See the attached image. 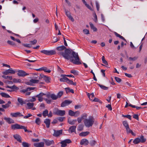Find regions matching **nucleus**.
<instances>
[{"label":"nucleus","instance_id":"obj_1","mask_svg":"<svg viewBox=\"0 0 147 147\" xmlns=\"http://www.w3.org/2000/svg\"><path fill=\"white\" fill-rule=\"evenodd\" d=\"M60 55H62L65 59L69 60L70 61L73 63L76 64L80 65L81 64L79 61L80 58L78 54L74 51L71 52V51L68 49H65V52H59Z\"/></svg>","mask_w":147,"mask_h":147},{"label":"nucleus","instance_id":"obj_2","mask_svg":"<svg viewBox=\"0 0 147 147\" xmlns=\"http://www.w3.org/2000/svg\"><path fill=\"white\" fill-rule=\"evenodd\" d=\"M94 122V119L91 116H89L88 119H85L84 121L85 126L88 127L92 126Z\"/></svg>","mask_w":147,"mask_h":147},{"label":"nucleus","instance_id":"obj_3","mask_svg":"<svg viewBox=\"0 0 147 147\" xmlns=\"http://www.w3.org/2000/svg\"><path fill=\"white\" fill-rule=\"evenodd\" d=\"M53 113L57 115L63 116L65 114V112L64 110H59L57 108H55L53 111Z\"/></svg>","mask_w":147,"mask_h":147},{"label":"nucleus","instance_id":"obj_4","mask_svg":"<svg viewBox=\"0 0 147 147\" xmlns=\"http://www.w3.org/2000/svg\"><path fill=\"white\" fill-rule=\"evenodd\" d=\"M40 52L47 55H53L56 53V52L55 51L52 50L48 51L46 50H41L40 51Z\"/></svg>","mask_w":147,"mask_h":147},{"label":"nucleus","instance_id":"obj_5","mask_svg":"<svg viewBox=\"0 0 147 147\" xmlns=\"http://www.w3.org/2000/svg\"><path fill=\"white\" fill-rule=\"evenodd\" d=\"M71 142V141L69 139H67L61 142V147H65L67 145V144H69Z\"/></svg>","mask_w":147,"mask_h":147},{"label":"nucleus","instance_id":"obj_6","mask_svg":"<svg viewBox=\"0 0 147 147\" xmlns=\"http://www.w3.org/2000/svg\"><path fill=\"white\" fill-rule=\"evenodd\" d=\"M16 71L13 70L11 68H10L9 69L6 70L5 71H3L2 74L5 75H7L9 74H14Z\"/></svg>","mask_w":147,"mask_h":147},{"label":"nucleus","instance_id":"obj_7","mask_svg":"<svg viewBox=\"0 0 147 147\" xmlns=\"http://www.w3.org/2000/svg\"><path fill=\"white\" fill-rule=\"evenodd\" d=\"M39 81V80H38L31 79L29 82H27L26 84L27 85L33 86V84L38 83Z\"/></svg>","mask_w":147,"mask_h":147},{"label":"nucleus","instance_id":"obj_8","mask_svg":"<svg viewBox=\"0 0 147 147\" xmlns=\"http://www.w3.org/2000/svg\"><path fill=\"white\" fill-rule=\"evenodd\" d=\"M18 75L21 77H24L28 75V74L26 73L24 71L22 70H19L18 71Z\"/></svg>","mask_w":147,"mask_h":147},{"label":"nucleus","instance_id":"obj_9","mask_svg":"<svg viewBox=\"0 0 147 147\" xmlns=\"http://www.w3.org/2000/svg\"><path fill=\"white\" fill-rule=\"evenodd\" d=\"M17 101L18 103L17 104L18 105H23L24 104H26V102L25 100H24L23 99L20 97H18L17 99Z\"/></svg>","mask_w":147,"mask_h":147},{"label":"nucleus","instance_id":"obj_10","mask_svg":"<svg viewBox=\"0 0 147 147\" xmlns=\"http://www.w3.org/2000/svg\"><path fill=\"white\" fill-rule=\"evenodd\" d=\"M64 10L66 15L72 22H74V19L71 15L70 12L68 10H67L65 8H64Z\"/></svg>","mask_w":147,"mask_h":147},{"label":"nucleus","instance_id":"obj_11","mask_svg":"<svg viewBox=\"0 0 147 147\" xmlns=\"http://www.w3.org/2000/svg\"><path fill=\"white\" fill-rule=\"evenodd\" d=\"M72 102V101L69 100H65L61 104V107H63L69 105Z\"/></svg>","mask_w":147,"mask_h":147},{"label":"nucleus","instance_id":"obj_12","mask_svg":"<svg viewBox=\"0 0 147 147\" xmlns=\"http://www.w3.org/2000/svg\"><path fill=\"white\" fill-rule=\"evenodd\" d=\"M22 126V125L16 123L15 124L12 125L11 126V129L13 130L21 129Z\"/></svg>","mask_w":147,"mask_h":147},{"label":"nucleus","instance_id":"obj_13","mask_svg":"<svg viewBox=\"0 0 147 147\" xmlns=\"http://www.w3.org/2000/svg\"><path fill=\"white\" fill-rule=\"evenodd\" d=\"M11 115L13 117H23L24 115L22 114L19 112H17L15 113H11Z\"/></svg>","mask_w":147,"mask_h":147},{"label":"nucleus","instance_id":"obj_14","mask_svg":"<svg viewBox=\"0 0 147 147\" xmlns=\"http://www.w3.org/2000/svg\"><path fill=\"white\" fill-rule=\"evenodd\" d=\"M36 88L34 87H28L26 89H23L20 90V92L21 93H25L28 91H30L31 90H34Z\"/></svg>","mask_w":147,"mask_h":147},{"label":"nucleus","instance_id":"obj_15","mask_svg":"<svg viewBox=\"0 0 147 147\" xmlns=\"http://www.w3.org/2000/svg\"><path fill=\"white\" fill-rule=\"evenodd\" d=\"M45 94L42 92H41L38 94L35 97L38 98V100L39 101L41 102L43 100V98L42 97Z\"/></svg>","mask_w":147,"mask_h":147},{"label":"nucleus","instance_id":"obj_16","mask_svg":"<svg viewBox=\"0 0 147 147\" xmlns=\"http://www.w3.org/2000/svg\"><path fill=\"white\" fill-rule=\"evenodd\" d=\"M54 131V134H53L54 136L57 137L59 136L60 134H61L62 133V130H55Z\"/></svg>","mask_w":147,"mask_h":147},{"label":"nucleus","instance_id":"obj_17","mask_svg":"<svg viewBox=\"0 0 147 147\" xmlns=\"http://www.w3.org/2000/svg\"><path fill=\"white\" fill-rule=\"evenodd\" d=\"M44 141L45 144L47 146H49L54 144V142L53 140H45Z\"/></svg>","mask_w":147,"mask_h":147},{"label":"nucleus","instance_id":"obj_18","mask_svg":"<svg viewBox=\"0 0 147 147\" xmlns=\"http://www.w3.org/2000/svg\"><path fill=\"white\" fill-rule=\"evenodd\" d=\"M4 119L9 124L14 123V120L10 118L5 117Z\"/></svg>","mask_w":147,"mask_h":147},{"label":"nucleus","instance_id":"obj_19","mask_svg":"<svg viewBox=\"0 0 147 147\" xmlns=\"http://www.w3.org/2000/svg\"><path fill=\"white\" fill-rule=\"evenodd\" d=\"M89 143L88 141L86 139H82L80 142V144L81 145H87Z\"/></svg>","mask_w":147,"mask_h":147},{"label":"nucleus","instance_id":"obj_20","mask_svg":"<svg viewBox=\"0 0 147 147\" xmlns=\"http://www.w3.org/2000/svg\"><path fill=\"white\" fill-rule=\"evenodd\" d=\"M13 137L18 142L20 143L22 142V138L18 134H16L13 136Z\"/></svg>","mask_w":147,"mask_h":147},{"label":"nucleus","instance_id":"obj_21","mask_svg":"<svg viewBox=\"0 0 147 147\" xmlns=\"http://www.w3.org/2000/svg\"><path fill=\"white\" fill-rule=\"evenodd\" d=\"M34 145L35 147H44V143L42 142L38 143H34Z\"/></svg>","mask_w":147,"mask_h":147},{"label":"nucleus","instance_id":"obj_22","mask_svg":"<svg viewBox=\"0 0 147 147\" xmlns=\"http://www.w3.org/2000/svg\"><path fill=\"white\" fill-rule=\"evenodd\" d=\"M44 123L45 124L46 127L49 128L50 127L51 123V120L49 119H46L44 120Z\"/></svg>","mask_w":147,"mask_h":147},{"label":"nucleus","instance_id":"obj_23","mask_svg":"<svg viewBox=\"0 0 147 147\" xmlns=\"http://www.w3.org/2000/svg\"><path fill=\"white\" fill-rule=\"evenodd\" d=\"M76 126L74 125L71 126L69 127L68 130L69 132H70L71 133L76 132Z\"/></svg>","mask_w":147,"mask_h":147},{"label":"nucleus","instance_id":"obj_24","mask_svg":"<svg viewBox=\"0 0 147 147\" xmlns=\"http://www.w3.org/2000/svg\"><path fill=\"white\" fill-rule=\"evenodd\" d=\"M65 76L66 75L63 74L61 75V76L62 77V78H60V81L61 82H66L68 78L66 77Z\"/></svg>","mask_w":147,"mask_h":147},{"label":"nucleus","instance_id":"obj_25","mask_svg":"<svg viewBox=\"0 0 147 147\" xmlns=\"http://www.w3.org/2000/svg\"><path fill=\"white\" fill-rule=\"evenodd\" d=\"M11 102L10 101H8L7 104L5 105H2V107L4 109H6L9 107L10 106V105L11 104Z\"/></svg>","mask_w":147,"mask_h":147},{"label":"nucleus","instance_id":"obj_26","mask_svg":"<svg viewBox=\"0 0 147 147\" xmlns=\"http://www.w3.org/2000/svg\"><path fill=\"white\" fill-rule=\"evenodd\" d=\"M43 77L44 78L43 79L46 82L48 83L50 82L51 78L49 77L46 76H44Z\"/></svg>","mask_w":147,"mask_h":147},{"label":"nucleus","instance_id":"obj_27","mask_svg":"<svg viewBox=\"0 0 147 147\" xmlns=\"http://www.w3.org/2000/svg\"><path fill=\"white\" fill-rule=\"evenodd\" d=\"M66 49V47L63 45L57 47L56 48L57 50L59 51H62L65 49Z\"/></svg>","mask_w":147,"mask_h":147},{"label":"nucleus","instance_id":"obj_28","mask_svg":"<svg viewBox=\"0 0 147 147\" xmlns=\"http://www.w3.org/2000/svg\"><path fill=\"white\" fill-rule=\"evenodd\" d=\"M77 120H72L71 119H68V122L70 124L73 125L75 124V123L76 122Z\"/></svg>","mask_w":147,"mask_h":147},{"label":"nucleus","instance_id":"obj_29","mask_svg":"<svg viewBox=\"0 0 147 147\" xmlns=\"http://www.w3.org/2000/svg\"><path fill=\"white\" fill-rule=\"evenodd\" d=\"M114 33L115 35L117 37L119 38H120L126 41V40L125 38L122 36H121L120 34H118L117 32H114Z\"/></svg>","mask_w":147,"mask_h":147},{"label":"nucleus","instance_id":"obj_30","mask_svg":"<svg viewBox=\"0 0 147 147\" xmlns=\"http://www.w3.org/2000/svg\"><path fill=\"white\" fill-rule=\"evenodd\" d=\"M1 95L3 97L6 98H9L10 97V96L7 94L1 92L0 93Z\"/></svg>","mask_w":147,"mask_h":147},{"label":"nucleus","instance_id":"obj_31","mask_svg":"<svg viewBox=\"0 0 147 147\" xmlns=\"http://www.w3.org/2000/svg\"><path fill=\"white\" fill-rule=\"evenodd\" d=\"M89 134V132L88 131L82 132L79 135L80 136H85L88 135Z\"/></svg>","mask_w":147,"mask_h":147},{"label":"nucleus","instance_id":"obj_32","mask_svg":"<svg viewBox=\"0 0 147 147\" xmlns=\"http://www.w3.org/2000/svg\"><path fill=\"white\" fill-rule=\"evenodd\" d=\"M66 82L69 84L73 85L74 86L76 85V82H74L72 81L69 80L68 78L67 79Z\"/></svg>","mask_w":147,"mask_h":147},{"label":"nucleus","instance_id":"obj_33","mask_svg":"<svg viewBox=\"0 0 147 147\" xmlns=\"http://www.w3.org/2000/svg\"><path fill=\"white\" fill-rule=\"evenodd\" d=\"M139 138L140 140V142L141 143H143L146 141V139L144 138V136L143 135L141 136Z\"/></svg>","mask_w":147,"mask_h":147},{"label":"nucleus","instance_id":"obj_34","mask_svg":"<svg viewBox=\"0 0 147 147\" xmlns=\"http://www.w3.org/2000/svg\"><path fill=\"white\" fill-rule=\"evenodd\" d=\"M28 109H30L33 107L34 103H33L28 102L27 104Z\"/></svg>","mask_w":147,"mask_h":147},{"label":"nucleus","instance_id":"obj_35","mask_svg":"<svg viewBox=\"0 0 147 147\" xmlns=\"http://www.w3.org/2000/svg\"><path fill=\"white\" fill-rule=\"evenodd\" d=\"M41 70L44 71L45 72H47L49 73L51 72V71L49 69H48L47 67H43L40 68Z\"/></svg>","mask_w":147,"mask_h":147},{"label":"nucleus","instance_id":"obj_36","mask_svg":"<svg viewBox=\"0 0 147 147\" xmlns=\"http://www.w3.org/2000/svg\"><path fill=\"white\" fill-rule=\"evenodd\" d=\"M133 142L135 144H137L140 142V140L139 138H135L133 141Z\"/></svg>","mask_w":147,"mask_h":147},{"label":"nucleus","instance_id":"obj_37","mask_svg":"<svg viewBox=\"0 0 147 147\" xmlns=\"http://www.w3.org/2000/svg\"><path fill=\"white\" fill-rule=\"evenodd\" d=\"M89 24L91 29H92L94 31H96L97 30V29L95 27L93 24L91 22L89 23Z\"/></svg>","mask_w":147,"mask_h":147},{"label":"nucleus","instance_id":"obj_38","mask_svg":"<svg viewBox=\"0 0 147 147\" xmlns=\"http://www.w3.org/2000/svg\"><path fill=\"white\" fill-rule=\"evenodd\" d=\"M22 145L23 147H29L30 145L26 142H23L22 143Z\"/></svg>","mask_w":147,"mask_h":147},{"label":"nucleus","instance_id":"obj_39","mask_svg":"<svg viewBox=\"0 0 147 147\" xmlns=\"http://www.w3.org/2000/svg\"><path fill=\"white\" fill-rule=\"evenodd\" d=\"M98 86H99V87L101 88L102 89L104 90H107L108 89V87H106L104 85H101L99 84H98Z\"/></svg>","mask_w":147,"mask_h":147},{"label":"nucleus","instance_id":"obj_40","mask_svg":"<svg viewBox=\"0 0 147 147\" xmlns=\"http://www.w3.org/2000/svg\"><path fill=\"white\" fill-rule=\"evenodd\" d=\"M13 81L14 83H21L22 82V80L19 79L13 78Z\"/></svg>","mask_w":147,"mask_h":147},{"label":"nucleus","instance_id":"obj_41","mask_svg":"<svg viewBox=\"0 0 147 147\" xmlns=\"http://www.w3.org/2000/svg\"><path fill=\"white\" fill-rule=\"evenodd\" d=\"M51 98L53 100H56L58 98V96L54 94H52L51 95Z\"/></svg>","mask_w":147,"mask_h":147},{"label":"nucleus","instance_id":"obj_42","mask_svg":"<svg viewBox=\"0 0 147 147\" xmlns=\"http://www.w3.org/2000/svg\"><path fill=\"white\" fill-rule=\"evenodd\" d=\"M48 111L47 109H46L42 112V115L44 117H45L46 116L48 115Z\"/></svg>","mask_w":147,"mask_h":147},{"label":"nucleus","instance_id":"obj_43","mask_svg":"<svg viewBox=\"0 0 147 147\" xmlns=\"http://www.w3.org/2000/svg\"><path fill=\"white\" fill-rule=\"evenodd\" d=\"M87 114L86 113H84L81 115V117L83 119H86V118L87 117Z\"/></svg>","mask_w":147,"mask_h":147},{"label":"nucleus","instance_id":"obj_44","mask_svg":"<svg viewBox=\"0 0 147 147\" xmlns=\"http://www.w3.org/2000/svg\"><path fill=\"white\" fill-rule=\"evenodd\" d=\"M84 125L82 124H80L78 127V131H82L83 129Z\"/></svg>","mask_w":147,"mask_h":147},{"label":"nucleus","instance_id":"obj_45","mask_svg":"<svg viewBox=\"0 0 147 147\" xmlns=\"http://www.w3.org/2000/svg\"><path fill=\"white\" fill-rule=\"evenodd\" d=\"M138 58V57H129L128 59L129 61H135Z\"/></svg>","mask_w":147,"mask_h":147},{"label":"nucleus","instance_id":"obj_46","mask_svg":"<svg viewBox=\"0 0 147 147\" xmlns=\"http://www.w3.org/2000/svg\"><path fill=\"white\" fill-rule=\"evenodd\" d=\"M123 125L125 127V128L129 127V125L127 121H123Z\"/></svg>","mask_w":147,"mask_h":147},{"label":"nucleus","instance_id":"obj_47","mask_svg":"<svg viewBox=\"0 0 147 147\" xmlns=\"http://www.w3.org/2000/svg\"><path fill=\"white\" fill-rule=\"evenodd\" d=\"M69 115L71 116H74V112L71 110H69L68 112Z\"/></svg>","mask_w":147,"mask_h":147},{"label":"nucleus","instance_id":"obj_48","mask_svg":"<svg viewBox=\"0 0 147 147\" xmlns=\"http://www.w3.org/2000/svg\"><path fill=\"white\" fill-rule=\"evenodd\" d=\"M2 77L4 79H9L10 80H12V76H6L5 75L2 76Z\"/></svg>","mask_w":147,"mask_h":147},{"label":"nucleus","instance_id":"obj_49","mask_svg":"<svg viewBox=\"0 0 147 147\" xmlns=\"http://www.w3.org/2000/svg\"><path fill=\"white\" fill-rule=\"evenodd\" d=\"M122 117H126L131 120V116L130 115H122Z\"/></svg>","mask_w":147,"mask_h":147},{"label":"nucleus","instance_id":"obj_50","mask_svg":"<svg viewBox=\"0 0 147 147\" xmlns=\"http://www.w3.org/2000/svg\"><path fill=\"white\" fill-rule=\"evenodd\" d=\"M96 141L94 140H91L90 142V144L91 146H93L95 144Z\"/></svg>","mask_w":147,"mask_h":147},{"label":"nucleus","instance_id":"obj_51","mask_svg":"<svg viewBox=\"0 0 147 147\" xmlns=\"http://www.w3.org/2000/svg\"><path fill=\"white\" fill-rule=\"evenodd\" d=\"M7 43L9 45L12 46H14L16 45V44L14 42L9 40L7 41Z\"/></svg>","mask_w":147,"mask_h":147},{"label":"nucleus","instance_id":"obj_52","mask_svg":"<svg viewBox=\"0 0 147 147\" xmlns=\"http://www.w3.org/2000/svg\"><path fill=\"white\" fill-rule=\"evenodd\" d=\"M35 123L38 125H40V119L39 118H36L35 120Z\"/></svg>","mask_w":147,"mask_h":147},{"label":"nucleus","instance_id":"obj_53","mask_svg":"<svg viewBox=\"0 0 147 147\" xmlns=\"http://www.w3.org/2000/svg\"><path fill=\"white\" fill-rule=\"evenodd\" d=\"M11 89L14 90H18L19 89V88L16 86L15 85H13V86H11Z\"/></svg>","mask_w":147,"mask_h":147},{"label":"nucleus","instance_id":"obj_54","mask_svg":"<svg viewBox=\"0 0 147 147\" xmlns=\"http://www.w3.org/2000/svg\"><path fill=\"white\" fill-rule=\"evenodd\" d=\"M115 79L116 81L117 82H120L121 81V79L118 77H115Z\"/></svg>","mask_w":147,"mask_h":147},{"label":"nucleus","instance_id":"obj_55","mask_svg":"<svg viewBox=\"0 0 147 147\" xmlns=\"http://www.w3.org/2000/svg\"><path fill=\"white\" fill-rule=\"evenodd\" d=\"M63 94V92L62 91H61L59 92V93L57 94V96H58V98L60 97Z\"/></svg>","mask_w":147,"mask_h":147},{"label":"nucleus","instance_id":"obj_56","mask_svg":"<svg viewBox=\"0 0 147 147\" xmlns=\"http://www.w3.org/2000/svg\"><path fill=\"white\" fill-rule=\"evenodd\" d=\"M37 41L36 39H34L33 41H30L29 42L32 45H35L37 42Z\"/></svg>","mask_w":147,"mask_h":147},{"label":"nucleus","instance_id":"obj_57","mask_svg":"<svg viewBox=\"0 0 147 147\" xmlns=\"http://www.w3.org/2000/svg\"><path fill=\"white\" fill-rule=\"evenodd\" d=\"M80 113L79 111H76L74 112V117H78L80 114Z\"/></svg>","mask_w":147,"mask_h":147},{"label":"nucleus","instance_id":"obj_58","mask_svg":"<svg viewBox=\"0 0 147 147\" xmlns=\"http://www.w3.org/2000/svg\"><path fill=\"white\" fill-rule=\"evenodd\" d=\"M65 118V117H59L57 118V119L59 121H60L62 122L63 121Z\"/></svg>","mask_w":147,"mask_h":147},{"label":"nucleus","instance_id":"obj_59","mask_svg":"<svg viewBox=\"0 0 147 147\" xmlns=\"http://www.w3.org/2000/svg\"><path fill=\"white\" fill-rule=\"evenodd\" d=\"M126 130L127 133V134L130 133L131 132H132V130L130 129L129 127L125 128Z\"/></svg>","mask_w":147,"mask_h":147},{"label":"nucleus","instance_id":"obj_60","mask_svg":"<svg viewBox=\"0 0 147 147\" xmlns=\"http://www.w3.org/2000/svg\"><path fill=\"white\" fill-rule=\"evenodd\" d=\"M57 70L60 73H63V71L62 70L61 68L59 66H58L57 67Z\"/></svg>","mask_w":147,"mask_h":147},{"label":"nucleus","instance_id":"obj_61","mask_svg":"<svg viewBox=\"0 0 147 147\" xmlns=\"http://www.w3.org/2000/svg\"><path fill=\"white\" fill-rule=\"evenodd\" d=\"M83 32L85 34H89V32L88 30L87 29H84L83 30Z\"/></svg>","mask_w":147,"mask_h":147},{"label":"nucleus","instance_id":"obj_62","mask_svg":"<svg viewBox=\"0 0 147 147\" xmlns=\"http://www.w3.org/2000/svg\"><path fill=\"white\" fill-rule=\"evenodd\" d=\"M31 116H32V115L31 114L28 113L27 115L25 116H24V119H27Z\"/></svg>","mask_w":147,"mask_h":147},{"label":"nucleus","instance_id":"obj_63","mask_svg":"<svg viewBox=\"0 0 147 147\" xmlns=\"http://www.w3.org/2000/svg\"><path fill=\"white\" fill-rule=\"evenodd\" d=\"M84 4L88 9H89L90 10H92V8L90 7V6L86 2L84 3Z\"/></svg>","mask_w":147,"mask_h":147},{"label":"nucleus","instance_id":"obj_64","mask_svg":"<svg viewBox=\"0 0 147 147\" xmlns=\"http://www.w3.org/2000/svg\"><path fill=\"white\" fill-rule=\"evenodd\" d=\"M106 107L108 108L109 110L111 111L112 110V108L111 105L108 104L106 106Z\"/></svg>","mask_w":147,"mask_h":147}]
</instances>
